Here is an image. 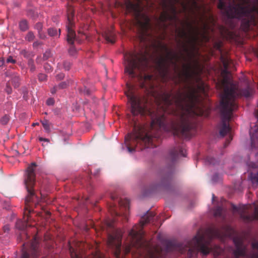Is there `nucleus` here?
I'll return each instance as SVG.
<instances>
[{
    "instance_id": "nucleus-1",
    "label": "nucleus",
    "mask_w": 258,
    "mask_h": 258,
    "mask_svg": "<svg viewBox=\"0 0 258 258\" xmlns=\"http://www.w3.org/2000/svg\"><path fill=\"white\" fill-rule=\"evenodd\" d=\"M127 85L128 90L126 94L133 115L148 116L151 119L148 127L135 123L133 132L125 137L130 153L135 151V146L138 144H144L145 148L156 147L154 140L160 138L162 131L184 139L192 135L196 127V118L202 114L196 111L199 98L196 89L185 86L187 91L180 89L174 93L172 91L164 92L160 102L155 98L156 102L154 104L147 97L136 94L133 86Z\"/></svg>"
},
{
    "instance_id": "nucleus-2",
    "label": "nucleus",
    "mask_w": 258,
    "mask_h": 258,
    "mask_svg": "<svg viewBox=\"0 0 258 258\" xmlns=\"http://www.w3.org/2000/svg\"><path fill=\"white\" fill-rule=\"evenodd\" d=\"M116 2L118 6L125 8L128 13H132L135 17V26L136 28L138 40L144 46L148 47V42L151 38L148 31L151 28L150 19L142 12V0H121ZM180 4L183 11H186L188 5L181 0H162L161 5L163 11L161 13L159 20L166 28L168 25H172L176 27V23L179 21L177 16L178 12L176 4Z\"/></svg>"
},
{
    "instance_id": "nucleus-3",
    "label": "nucleus",
    "mask_w": 258,
    "mask_h": 258,
    "mask_svg": "<svg viewBox=\"0 0 258 258\" xmlns=\"http://www.w3.org/2000/svg\"><path fill=\"white\" fill-rule=\"evenodd\" d=\"M219 85L223 90L220 103L221 124L219 131L220 135L223 137L231 131L229 121L233 111L238 108L236 99L239 96H244L246 98L251 96L253 93V89L247 84L245 88L238 90L236 85L226 78L220 81Z\"/></svg>"
},
{
    "instance_id": "nucleus-4",
    "label": "nucleus",
    "mask_w": 258,
    "mask_h": 258,
    "mask_svg": "<svg viewBox=\"0 0 258 258\" xmlns=\"http://www.w3.org/2000/svg\"><path fill=\"white\" fill-rule=\"evenodd\" d=\"M222 233L220 229L215 227L208 228L204 234L199 233L186 245L188 248L187 255L191 258L197 256L199 252L203 255H207L210 252H213L215 256L222 254L223 248L212 243L214 238L221 237Z\"/></svg>"
},
{
    "instance_id": "nucleus-5",
    "label": "nucleus",
    "mask_w": 258,
    "mask_h": 258,
    "mask_svg": "<svg viewBox=\"0 0 258 258\" xmlns=\"http://www.w3.org/2000/svg\"><path fill=\"white\" fill-rule=\"evenodd\" d=\"M160 49L164 53V56L162 57L158 61L159 69L164 77L167 76L169 72V67L171 65L173 67L174 75L173 81L176 85H179L182 83H185L190 77V66L183 64V70L180 71L177 62L182 57L184 59V57L182 52L180 54L170 49L168 46L164 44H159Z\"/></svg>"
},
{
    "instance_id": "nucleus-6",
    "label": "nucleus",
    "mask_w": 258,
    "mask_h": 258,
    "mask_svg": "<svg viewBox=\"0 0 258 258\" xmlns=\"http://www.w3.org/2000/svg\"><path fill=\"white\" fill-rule=\"evenodd\" d=\"M36 164L35 162L32 163L26 170L24 183L27 189V195L25 199V207L24 209V214L27 217H24V221L19 220L16 223V227L20 230H24L28 226V221L29 215L32 212L31 208L33 206L36 205L39 203V199L36 195L34 187L35 184V168L36 167Z\"/></svg>"
},
{
    "instance_id": "nucleus-7",
    "label": "nucleus",
    "mask_w": 258,
    "mask_h": 258,
    "mask_svg": "<svg viewBox=\"0 0 258 258\" xmlns=\"http://www.w3.org/2000/svg\"><path fill=\"white\" fill-rule=\"evenodd\" d=\"M155 214L153 212L148 211L144 215L140 221L139 225H136L129 232L128 235L131 238L132 245L137 247H147L148 252L150 258H157V255L160 254V251L157 247L151 249L148 243L144 239V232L143 231V226L146 224L154 222Z\"/></svg>"
},
{
    "instance_id": "nucleus-8",
    "label": "nucleus",
    "mask_w": 258,
    "mask_h": 258,
    "mask_svg": "<svg viewBox=\"0 0 258 258\" xmlns=\"http://www.w3.org/2000/svg\"><path fill=\"white\" fill-rule=\"evenodd\" d=\"M147 50L144 52H127L124 55L125 72L128 74L132 78H142L138 75L135 70L142 71L147 65L148 59L147 58Z\"/></svg>"
},
{
    "instance_id": "nucleus-9",
    "label": "nucleus",
    "mask_w": 258,
    "mask_h": 258,
    "mask_svg": "<svg viewBox=\"0 0 258 258\" xmlns=\"http://www.w3.org/2000/svg\"><path fill=\"white\" fill-rule=\"evenodd\" d=\"M118 207L116 203H112L108 206V210L113 219L110 221H107L106 226L109 228H113L115 222L118 221L119 218L121 220L127 221L128 213L129 210V200L124 199H120L118 201Z\"/></svg>"
},
{
    "instance_id": "nucleus-10",
    "label": "nucleus",
    "mask_w": 258,
    "mask_h": 258,
    "mask_svg": "<svg viewBox=\"0 0 258 258\" xmlns=\"http://www.w3.org/2000/svg\"><path fill=\"white\" fill-rule=\"evenodd\" d=\"M186 24L189 29L188 32L184 28H178L176 32L179 38L177 40L178 44L184 52H188L187 45L195 44L198 39V28L194 29L192 25L188 22H186Z\"/></svg>"
},
{
    "instance_id": "nucleus-11",
    "label": "nucleus",
    "mask_w": 258,
    "mask_h": 258,
    "mask_svg": "<svg viewBox=\"0 0 258 258\" xmlns=\"http://www.w3.org/2000/svg\"><path fill=\"white\" fill-rule=\"evenodd\" d=\"M236 249L233 252L234 258L244 256L247 258H258V241L251 243V251L248 253L247 247L244 244V237L236 236L233 238Z\"/></svg>"
},
{
    "instance_id": "nucleus-12",
    "label": "nucleus",
    "mask_w": 258,
    "mask_h": 258,
    "mask_svg": "<svg viewBox=\"0 0 258 258\" xmlns=\"http://www.w3.org/2000/svg\"><path fill=\"white\" fill-rule=\"evenodd\" d=\"M74 17V10L71 5L68 4L67 7V19L68 23L67 25V41L69 44L71 45L70 48L69 49V52L70 55H74L76 54L77 50L76 48L73 45L74 41L76 40L79 43H80L81 40L77 37L76 33L73 29L74 23L73 22V18Z\"/></svg>"
},
{
    "instance_id": "nucleus-13",
    "label": "nucleus",
    "mask_w": 258,
    "mask_h": 258,
    "mask_svg": "<svg viewBox=\"0 0 258 258\" xmlns=\"http://www.w3.org/2000/svg\"><path fill=\"white\" fill-rule=\"evenodd\" d=\"M233 211L238 212L240 218L244 222H249L258 219V207L254 205H244L238 208L233 205Z\"/></svg>"
},
{
    "instance_id": "nucleus-14",
    "label": "nucleus",
    "mask_w": 258,
    "mask_h": 258,
    "mask_svg": "<svg viewBox=\"0 0 258 258\" xmlns=\"http://www.w3.org/2000/svg\"><path fill=\"white\" fill-rule=\"evenodd\" d=\"M122 232L120 229H114L112 234H108L107 244L114 249V254L116 258H120L121 253Z\"/></svg>"
},
{
    "instance_id": "nucleus-15",
    "label": "nucleus",
    "mask_w": 258,
    "mask_h": 258,
    "mask_svg": "<svg viewBox=\"0 0 258 258\" xmlns=\"http://www.w3.org/2000/svg\"><path fill=\"white\" fill-rule=\"evenodd\" d=\"M38 242L36 237H34L31 242L29 249H26L25 244H23V251L21 258H31V256L36 258L39 256L38 249Z\"/></svg>"
},
{
    "instance_id": "nucleus-16",
    "label": "nucleus",
    "mask_w": 258,
    "mask_h": 258,
    "mask_svg": "<svg viewBox=\"0 0 258 258\" xmlns=\"http://www.w3.org/2000/svg\"><path fill=\"white\" fill-rule=\"evenodd\" d=\"M186 150L183 148V146H178V147H174L170 151L168 158L173 165L176 161L178 155H180L183 157H185Z\"/></svg>"
},
{
    "instance_id": "nucleus-17",
    "label": "nucleus",
    "mask_w": 258,
    "mask_h": 258,
    "mask_svg": "<svg viewBox=\"0 0 258 258\" xmlns=\"http://www.w3.org/2000/svg\"><path fill=\"white\" fill-rule=\"evenodd\" d=\"M251 148L252 150L256 149L258 145V126L255 125L253 128L249 130Z\"/></svg>"
},
{
    "instance_id": "nucleus-18",
    "label": "nucleus",
    "mask_w": 258,
    "mask_h": 258,
    "mask_svg": "<svg viewBox=\"0 0 258 258\" xmlns=\"http://www.w3.org/2000/svg\"><path fill=\"white\" fill-rule=\"evenodd\" d=\"M172 175V172L171 170L162 175L161 177L160 181L158 183L157 186L167 185L171 180Z\"/></svg>"
},
{
    "instance_id": "nucleus-19",
    "label": "nucleus",
    "mask_w": 258,
    "mask_h": 258,
    "mask_svg": "<svg viewBox=\"0 0 258 258\" xmlns=\"http://www.w3.org/2000/svg\"><path fill=\"white\" fill-rule=\"evenodd\" d=\"M6 77L11 78V82L15 88L18 87L20 85L19 77L15 73L7 71L5 73Z\"/></svg>"
},
{
    "instance_id": "nucleus-20",
    "label": "nucleus",
    "mask_w": 258,
    "mask_h": 258,
    "mask_svg": "<svg viewBox=\"0 0 258 258\" xmlns=\"http://www.w3.org/2000/svg\"><path fill=\"white\" fill-rule=\"evenodd\" d=\"M249 178L254 186L256 187L258 185V171L256 170L254 172L249 173Z\"/></svg>"
},
{
    "instance_id": "nucleus-21",
    "label": "nucleus",
    "mask_w": 258,
    "mask_h": 258,
    "mask_svg": "<svg viewBox=\"0 0 258 258\" xmlns=\"http://www.w3.org/2000/svg\"><path fill=\"white\" fill-rule=\"evenodd\" d=\"M19 28L22 31H26L29 28L27 21L25 20L21 21L19 23Z\"/></svg>"
},
{
    "instance_id": "nucleus-22",
    "label": "nucleus",
    "mask_w": 258,
    "mask_h": 258,
    "mask_svg": "<svg viewBox=\"0 0 258 258\" xmlns=\"http://www.w3.org/2000/svg\"><path fill=\"white\" fill-rule=\"evenodd\" d=\"M153 76L152 75H145L144 78V82H146L147 81H150L152 80ZM141 87L143 89H145L146 90H147V87L145 84V82H143L141 84Z\"/></svg>"
},
{
    "instance_id": "nucleus-23",
    "label": "nucleus",
    "mask_w": 258,
    "mask_h": 258,
    "mask_svg": "<svg viewBox=\"0 0 258 258\" xmlns=\"http://www.w3.org/2000/svg\"><path fill=\"white\" fill-rule=\"evenodd\" d=\"M223 209L221 207L218 206L214 210V215L215 217H222Z\"/></svg>"
},
{
    "instance_id": "nucleus-24",
    "label": "nucleus",
    "mask_w": 258,
    "mask_h": 258,
    "mask_svg": "<svg viewBox=\"0 0 258 258\" xmlns=\"http://www.w3.org/2000/svg\"><path fill=\"white\" fill-rule=\"evenodd\" d=\"M41 123L46 132L49 133L50 132V123L48 120L45 119L41 121Z\"/></svg>"
},
{
    "instance_id": "nucleus-25",
    "label": "nucleus",
    "mask_w": 258,
    "mask_h": 258,
    "mask_svg": "<svg viewBox=\"0 0 258 258\" xmlns=\"http://www.w3.org/2000/svg\"><path fill=\"white\" fill-rule=\"evenodd\" d=\"M104 37H105V40L108 42H109L111 43H114L113 36L112 35V34L111 33L110 34H108V33L105 32L104 34Z\"/></svg>"
},
{
    "instance_id": "nucleus-26",
    "label": "nucleus",
    "mask_w": 258,
    "mask_h": 258,
    "mask_svg": "<svg viewBox=\"0 0 258 258\" xmlns=\"http://www.w3.org/2000/svg\"><path fill=\"white\" fill-rule=\"evenodd\" d=\"M48 33L50 36H59L60 34V30L59 29V32L57 33L56 29L50 28L48 30Z\"/></svg>"
},
{
    "instance_id": "nucleus-27",
    "label": "nucleus",
    "mask_w": 258,
    "mask_h": 258,
    "mask_svg": "<svg viewBox=\"0 0 258 258\" xmlns=\"http://www.w3.org/2000/svg\"><path fill=\"white\" fill-rule=\"evenodd\" d=\"M166 246L168 251L173 250L175 248V244L171 241H167Z\"/></svg>"
},
{
    "instance_id": "nucleus-28",
    "label": "nucleus",
    "mask_w": 258,
    "mask_h": 258,
    "mask_svg": "<svg viewBox=\"0 0 258 258\" xmlns=\"http://www.w3.org/2000/svg\"><path fill=\"white\" fill-rule=\"evenodd\" d=\"M35 37V36L33 32L32 31H29L25 36V40L29 42H31L34 40Z\"/></svg>"
},
{
    "instance_id": "nucleus-29",
    "label": "nucleus",
    "mask_w": 258,
    "mask_h": 258,
    "mask_svg": "<svg viewBox=\"0 0 258 258\" xmlns=\"http://www.w3.org/2000/svg\"><path fill=\"white\" fill-rule=\"evenodd\" d=\"M9 116L7 115H5L1 118L0 122L2 124L5 125L8 123V122L9 121Z\"/></svg>"
},
{
    "instance_id": "nucleus-30",
    "label": "nucleus",
    "mask_w": 258,
    "mask_h": 258,
    "mask_svg": "<svg viewBox=\"0 0 258 258\" xmlns=\"http://www.w3.org/2000/svg\"><path fill=\"white\" fill-rule=\"evenodd\" d=\"M226 233L225 235L230 236L232 234H234V230L229 226H226L225 227Z\"/></svg>"
},
{
    "instance_id": "nucleus-31",
    "label": "nucleus",
    "mask_w": 258,
    "mask_h": 258,
    "mask_svg": "<svg viewBox=\"0 0 258 258\" xmlns=\"http://www.w3.org/2000/svg\"><path fill=\"white\" fill-rule=\"evenodd\" d=\"M71 63L68 61H64L63 63V69L66 71H69L71 68Z\"/></svg>"
},
{
    "instance_id": "nucleus-32",
    "label": "nucleus",
    "mask_w": 258,
    "mask_h": 258,
    "mask_svg": "<svg viewBox=\"0 0 258 258\" xmlns=\"http://www.w3.org/2000/svg\"><path fill=\"white\" fill-rule=\"evenodd\" d=\"M80 92L83 93L84 95H90L91 94V90L86 87L83 89L80 90Z\"/></svg>"
},
{
    "instance_id": "nucleus-33",
    "label": "nucleus",
    "mask_w": 258,
    "mask_h": 258,
    "mask_svg": "<svg viewBox=\"0 0 258 258\" xmlns=\"http://www.w3.org/2000/svg\"><path fill=\"white\" fill-rule=\"evenodd\" d=\"M206 161L210 164H215V160L213 157H207L206 159Z\"/></svg>"
},
{
    "instance_id": "nucleus-34",
    "label": "nucleus",
    "mask_w": 258,
    "mask_h": 258,
    "mask_svg": "<svg viewBox=\"0 0 258 258\" xmlns=\"http://www.w3.org/2000/svg\"><path fill=\"white\" fill-rule=\"evenodd\" d=\"M43 25L41 23H37L36 24L35 26V28L37 30L38 32L41 31L42 29Z\"/></svg>"
},
{
    "instance_id": "nucleus-35",
    "label": "nucleus",
    "mask_w": 258,
    "mask_h": 258,
    "mask_svg": "<svg viewBox=\"0 0 258 258\" xmlns=\"http://www.w3.org/2000/svg\"><path fill=\"white\" fill-rule=\"evenodd\" d=\"M38 79L40 81L42 82V81H44L45 80H46V75L44 74H39L38 75Z\"/></svg>"
},
{
    "instance_id": "nucleus-36",
    "label": "nucleus",
    "mask_w": 258,
    "mask_h": 258,
    "mask_svg": "<svg viewBox=\"0 0 258 258\" xmlns=\"http://www.w3.org/2000/svg\"><path fill=\"white\" fill-rule=\"evenodd\" d=\"M67 86V83L66 82H62L59 83L58 85L57 86V87L59 89L66 88Z\"/></svg>"
},
{
    "instance_id": "nucleus-37",
    "label": "nucleus",
    "mask_w": 258,
    "mask_h": 258,
    "mask_svg": "<svg viewBox=\"0 0 258 258\" xmlns=\"http://www.w3.org/2000/svg\"><path fill=\"white\" fill-rule=\"evenodd\" d=\"M7 63H15L16 62V60L13 58L12 56H9L6 60Z\"/></svg>"
},
{
    "instance_id": "nucleus-38",
    "label": "nucleus",
    "mask_w": 258,
    "mask_h": 258,
    "mask_svg": "<svg viewBox=\"0 0 258 258\" xmlns=\"http://www.w3.org/2000/svg\"><path fill=\"white\" fill-rule=\"evenodd\" d=\"M191 4L193 6V7L196 9H199V5L197 2V0H191Z\"/></svg>"
},
{
    "instance_id": "nucleus-39",
    "label": "nucleus",
    "mask_w": 258,
    "mask_h": 258,
    "mask_svg": "<svg viewBox=\"0 0 258 258\" xmlns=\"http://www.w3.org/2000/svg\"><path fill=\"white\" fill-rule=\"evenodd\" d=\"M51 55V53L49 51H46L43 54V59L45 60L47 59Z\"/></svg>"
},
{
    "instance_id": "nucleus-40",
    "label": "nucleus",
    "mask_w": 258,
    "mask_h": 258,
    "mask_svg": "<svg viewBox=\"0 0 258 258\" xmlns=\"http://www.w3.org/2000/svg\"><path fill=\"white\" fill-rule=\"evenodd\" d=\"M54 103V100L53 98H48L46 101V104L48 105H53Z\"/></svg>"
},
{
    "instance_id": "nucleus-41",
    "label": "nucleus",
    "mask_w": 258,
    "mask_h": 258,
    "mask_svg": "<svg viewBox=\"0 0 258 258\" xmlns=\"http://www.w3.org/2000/svg\"><path fill=\"white\" fill-rule=\"evenodd\" d=\"M29 64L30 66L31 71V72L34 71L35 68L34 64L33 63V62L32 60H29Z\"/></svg>"
},
{
    "instance_id": "nucleus-42",
    "label": "nucleus",
    "mask_w": 258,
    "mask_h": 258,
    "mask_svg": "<svg viewBox=\"0 0 258 258\" xmlns=\"http://www.w3.org/2000/svg\"><path fill=\"white\" fill-rule=\"evenodd\" d=\"M64 77V75L63 73H59L56 76V79L57 80H62Z\"/></svg>"
},
{
    "instance_id": "nucleus-43",
    "label": "nucleus",
    "mask_w": 258,
    "mask_h": 258,
    "mask_svg": "<svg viewBox=\"0 0 258 258\" xmlns=\"http://www.w3.org/2000/svg\"><path fill=\"white\" fill-rule=\"evenodd\" d=\"M223 66H224L225 71H227V70L228 69V65H229L228 64V61L226 60H224L223 61Z\"/></svg>"
},
{
    "instance_id": "nucleus-44",
    "label": "nucleus",
    "mask_w": 258,
    "mask_h": 258,
    "mask_svg": "<svg viewBox=\"0 0 258 258\" xmlns=\"http://www.w3.org/2000/svg\"><path fill=\"white\" fill-rule=\"evenodd\" d=\"M38 36L40 39H44L46 38V35L44 33L42 32V31H40L38 32Z\"/></svg>"
},
{
    "instance_id": "nucleus-45",
    "label": "nucleus",
    "mask_w": 258,
    "mask_h": 258,
    "mask_svg": "<svg viewBox=\"0 0 258 258\" xmlns=\"http://www.w3.org/2000/svg\"><path fill=\"white\" fill-rule=\"evenodd\" d=\"M10 230V226L9 225H6L3 227V231L5 233H8Z\"/></svg>"
},
{
    "instance_id": "nucleus-46",
    "label": "nucleus",
    "mask_w": 258,
    "mask_h": 258,
    "mask_svg": "<svg viewBox=\"0 0 258 258\" xmlns=\"http://www.w3.org/2000/svg\"><path fill=\"white\" fill-rule=\"evenodd\" d=\"M41 44H42V43L41 42L38 41H36L33 43V46L34 47H37Z\"/></svg>"
},
{
    "instance_id": "nucleus-47",
    "label": "nucleus",
    "mask_w": 258,
    "mask_h": 258,
    "mask_svg": "<svg viewBox=\"0 0 258 258\" xmlns=\"http://www.w3.org/2000/svg\"><path fill=\"white\" fill-rule=\"evenodd\" d=\"M6 91L8 93V94H11L12 92V88L9 86L8 84L7 85Z\"/></svg>"
},
{
    "instance_id": "nucleus-48",
    "label": "nucleus",
    "mask_w": 258,
    "mask_h": 258,
    "mask_svg": "<svg viewBox=\"0 0 258 258\" xmlns=\"http://www.w3.org/2000/svg\"><path fill=\"white\" fill-rule=\"evenodd\" d=\"M59 89L57 87V86H54V87L51 90V93L54 94Z\"/></svg>"
},
{
    "instance_id": "nucleus-49",
    "label": "nucleus",
    "mask_w": 258,
    "mask_h": 258,
    "mask_svg": "<svg viewBox=\"0 0 258 258\" xmlns=\"http://www.w3.org/2000/svg\"><path fill=\"white\" fill-rule=\"evenodd\" d=\"M148 93L153 94L154 93V86L152 85H150V90L148 91Z\"/></svg>"
},
{
    "instance_id": "nucleus-50",
    "label": "nucleus",
    "mask_w": 258,
    "mask_h": 258,
    "mask_svg": "<svg viewBox=\"0 0 258 258\" xmlns=\"http://www.w3.org/2000/svg\"><path fill=\"white\" fill-rule=\"evenodd\" d=\"M39 140L40 141H45V142H49V139H46V138H43L42 137H39Z\"/></svg>"
},
{
    "instance_id": "nucleus-51",
    "label": "nucleus",
    "mask_w": 258,
    "mask_h": 258,
    "mask_svg": "<svg viewBox=\"0 0 258 258\" xmlns=\"http://www.w3.org/2000/svg\"><path fill=\"white\" fill-rule=\"evenodd\" d=\"M44 69L45 70H50V71L52 70L51 67L49 64H45Z\"/></svg>"
},
{
    "instance_id": "nucleus-52",
    "label": "nucleus",
    "mask_w": 258,
    "mask_h": 258,
    "mask_svg": "<svg viewBox=\"0 0 258 258\" xmlns=\"http://www.w3.org/2000/svg\"><path fill=\"white\" fill-rule=\"evenodd\" d=\"M5 63V59L3 57L0 58V67L3 66Z\"/></svg>"
},
{
    "instance_id": "nucleus-53",
    "label": "nucleus",
    "mask_w": 258,
    "mask_h": 258,
    "mask_svg": "<svg viewBox=\"0 0 258 258\" xmlns=\"http://www.w3.org/2000/svg\"><path fill=\"white\" fill-rule=\"evenodd\" d=\"M111 199H112L113 201H114L116 199H117V198H117V195H112L111 196Z\"/></svg>"
},
{
    "instance_id": "nucleus-54",
    "label": "nucleus",
    "mask_w": 258,
    "mask_h": 258,
    "mask_svg": "<svg viewBox=\"0 0 258 258\" xmlns=\"http://www.w3.org/2000/svg\"><path fill=\"white\" fill-rule=\"evenodd\" d=\"M254 116L255 118L257 119V121H258V110H255L254 111Z\"/></svg>"
},
{
    "instance_id": "nucleus-55",
    "label": "nucleus",
    "mask_w": 258,
    "mask_h": 258,
    "mask_svg": "<svg viewBox=\"0 0 258 258\" xmlns=\"http://www.w3.org/2000/svg\"><path fill=\"white\" fill-rule=\"evenodd\" d=\"M203 27H204V31L206 32L207 31V29L208 28L209 26L207 24L204 23Z\"/></svg>"
},
{
    "instance_id": "nucleus-56",
    "label": "nucleus",
    "mask_w": 258,
    "mask_h": 258,
    "mask_svg": "<svg viewBox=\"0 0 258 258\" xmlns=\"http://www.w3.org/2000/svg\"><path fill=\"white\" fill-rule=\"evenodd\" d=\"M251 164L252 168H256V165L255 163H251Z\"/></svg>"
},
{
    "instance_id": "nucleus-57",
    "label": "nucleus",
    "mask_w": 258,
    "mask_h": 258,
    "mask_svg": "<svg viewBox=\"0 0 258 258\" xmlns=\"http://www.w3.org/2000/svg\"><path fill=\"white\" fill-rule=\"evenodd\" d=\"M231 140H232V137H231V136H230L229 137V139L227 140V144H228L230 143Z\"/></svg>"
},
{
    "instance_id": "nucleus-58",
    "label": "nucleus",
    "mask_w": 258,
    "mask_h": 258,
    "mask_svg": "<svg viewBox=\"0 0 258 258\" xmlns=\"http://www.w3.org/2000/svg\"><path fill=\"white\" fill-rule=\"evenodd\" d=\"M210 19L211 21L213 22L214 21V18H213V16L211 15L210 16Z\"/></svg>"
},
{
    "instance_id": "nucleus-59",
    "label": "nucleus",
    "mask_w": 258,
    "mask_h": 258,
    "mask_svg": "<svg viewBox=\"0 0 258 258\" xmlns=\"http://www.w3.org/2000/svg\"><path fill=\"white\" fill-rule=\"evenodd\" d=\"M130 248H127L126 249V253H129V252H130Z\"/></svg>"
},
{
    "instance_id": "nucleus-60",
    "label": "nucleus",
    "mask_w": 258,
    "mask_h": 258,
    "mask_svg": "<svg viewBox=\"0 0 258 258\" xmlns=\"http://www.w3.org/2000/svg\"><path fill=\"white\" fill-rule=\"evenodd\" d=\"M46 214L47 216H49L50 215V213L49 212L47 211Z\"/></svg>"
},
{
    "instance_id": "nucleus-61",
    "label": "nucleus",
    "mask_w": 258,
    "mask_h": 258,
    "mask_svg": "<svg viewBox=\"0 0 258 258\" xmlns=\"http://www.w3.org/2000/svg\"><path fill=\"white\" fill-rule=\"evenodd\" d=\"M38 124H39L38 123H33V126L37 125H38Z\"/></svg>"
},
{
    "instance_id": "nucleus-62",
    "label": "nucleus",
    "mask_w": 258,
    "mask_h": 258,
    "mask_svg": "<svg viewBox=\"0 0 258 258\" xmlns=\"http://www.w3.org/2000/svg\"><path fill=\"white\" fill-rule=\"evenodd\" d=\"M200 89L202 90L203 91L204 90V87H200Z\"/></svg>"
},
{
    "instance_id": "nucleus-63",
    "label": "nucleus",
    "mask_w": 258,
    "mask_h": 258,
    "mask_svg": "<svg viewBox=\"0 0 258 258\" xmlns=\"http://www.w3.org/2000/svg\"><path fill=\"white\" fill-rule=\"evenodd\" d=\"M204 37H205V38H207V37L205 35V34H204Z\"/></svg>"
},
{
    "instance_id": "nucleus-64",
    "label": "nucleus",
    "mask_w": 258,
    "mask_h": 258,
    "mask_svg": "<svg viewBox=\"0 0 258 258\" xmlns=\"http://www.w3.org/2000/svg\"><path fill=\"white\" fill-rule=\"evenodd\" d=\"M70 251H71V252H72V247H71V248H70Z\"/></svg>"
}]
</instances>
